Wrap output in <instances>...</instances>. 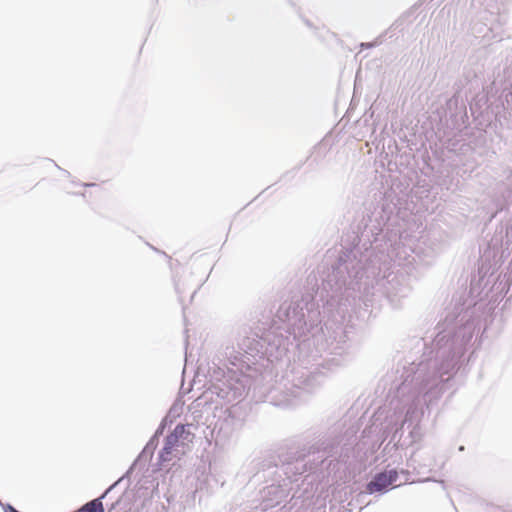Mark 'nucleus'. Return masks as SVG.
Instances as JSON below:
<instances>
[{
    "label": "nucleus",
    "mask_w": 512,
    "mask_h": 512,
    "mask_svg": "<svg viewBox=\"0 0 512 512\" xmlns=\"http://www.w3.org/2000/svg\"><path fill=\"white\" fill-rule=\"evenodd\" d=\"M398 479L396 470H389L377 474L374 479L367 485L369 493L380 492L393 485Z\"/></svg>",
    "instance_id": "obj_1"
},
{
    "label": "nucleus",
    "mask_w": 512,
    "mask_h": 512,
    "mask_svg": "<svg viewBox=\"0 0 512 512\" xmlns=\"http://www.w3.org/2000/svg\"><path fill=\"white\" fill-rule=\"evenodd\" d=\"M76 512H104V505L101 498H96L84 504Z\"/></svg>",
    "instance_id": "obj_2"
}]
</instances>
